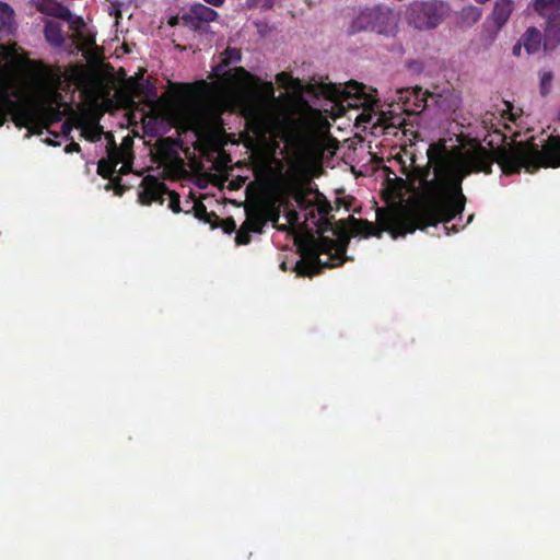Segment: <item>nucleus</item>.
Instances as JSON below:
<instances>
[{
    "label": "nucleus",
    "instance_id": "45",
    "mask_svg": "<svg viewBox=\"0 0 560 560\" xmlns=\"http://www.w3.org/2000/svg\"><path fill=\"white\" fill-rule=\"evenodd\" d=\"M100 138V133L89 137L91 141H94Z\"/></svg>",
    "mask_w": 560,
    "mask_h": 560
},
{
    "label": "nucleus",
    "instance_id": "26",
    "mask_svg": "<svg viewBox=\"0 0 560 560\" xmlns=\"http://www.w3.org/2000/svg\"><path fill=\"white\" fill-rule=\"evenodd\" d=\"M463 23L472 25L481 19V10L474 5L465 7L460 12Z\"/></svg>",
    "mask_w": 560,
    "mask_h": 560
},
{
    "label": "nucleus",
    "instance_id": "43",
    "mask_svg": "<svg viewBox=\"0 0 560 560\" xmlns=\"http://www.w3.org/2000/svg\"><path fill=\"white\" fill-rule=\"evenodd\" d=\"M177 23H178V18H177V16H173V18H171V19H170V21H168V24H170L171 26H174V25H176Z\"/></svg>",
    "mask_w": 560,
    "mask_h": 560
},
{
    "label": "nucleus",
    "instance_id": "7",
    "mask_svg": "<svg viewBox=\"0 0 560 560\" xmlns=\"http://www.w3.org/2000/svg\"><path fill=\"white\" fill-rule=\"evenodd\" d=\"M132 141L129 138L124 140V147L119 148L116 145L113 136H110V140L107 145V156L108 160H100L97 164V173L103 177L110 179L113 182L119 180V176L114 177L116 173V166L126 160V156L129 154L127 151V145Z\"/></svg>",
    "mask_w": 560,
    "mask_h": 560
},
{
    "label": "nucleus",
    "instance_id": "33",
    "mask_svg": "<svg viewBox=\"0 0 560 560\" xmlns=\"http://www.w3.org/2000/svg\"><path fill=\"white\" fill-rule=\"evenodd\" d=\"M70 22V27L74 31L80 32L84 26V20L81 16H72Z\"/></svg>",
    "mask_w": 560,
    "mask_h": 560
},
{
    "label": "nucleus",
    "instance_id": "50",
    "mask_svg": "<svg viewBox=\"0 0 560 560\" xmlns=\"http://www.w3.org/2000/svg\"><path fill=\"white\" fill-rule=\"evenodd\" d=\"M452 230H453V231H455V232H457V229H456V226H455V225H453Z\"/></svg>",
    "mask_w": 560,
    "mask_h": 560
},
{
    "label": "nucleus",
    "instance_id": "36",
    "mask_svg": "<svg viewBox=\"0 0 560 560\" xmlns=\"http://www.w3.org/2000/svg\"><path fill=\"white\" fill-rule=\"evenodd\" d=\"M80 150H81L80 145L74 141L70 142L65 148L66 153L80 152Z\"/></svg>",
    "mask_w": 560,
    "mask_h": 560
},
{
    "label": "nucleus",
    "instance_id": "9",
    "mask_svg": "<svg viewBox=\"0 0 560 560\" xmlns=\"http://www.w3.org/2000/svg\"><path fill=\"white\" fill-rule=\"evenodd\" d=\"M430 106L434 105L443 113H454L462 104L459 92L454 89H445L441 92H429Z\"/></svg>",
    "mask_w": 560,
    "mask_h": 560
},
{
    "label": "nucleus",
    "instance_id": "32",
    "mask_svg": "<svg viewBox=\"0 0 560 560\" xmlns=\"http://www.w3.org/2000/svg\"><path fill=\"white\" fill-rule=\"evenodd\" d=\"M184 22L186 25H188L191 30L198 31L200 30L201 22L200 21H194L192 14L189 12V14H186L183 16Z\"/></svg>",
    "mask_w": 560,
    "mask_h": 560
},
{
    "label": "nucleus",
    "instance_id": "28",
    "mask_svg": "<svg viewBox=\"0 0 560 560\" xmlns=\"http://www.w3.org/2000/svg\"><path fill=\"white\" fill-rule=\"evenodd\" d=\"M250 233H252L250 231H248L246 228L241 225V228L236 231L235 243L237 245H247V244H249L250 241H252Z\"/></svg>",
    "mask_w": 560,
    "mask_h": 560
},
{
    "label": "nucleus",
    "instance_id": "34",
    "mask_svg": "<svg viewBox=\"0 0 560 560\" xmlns=\"http://www.w3.org/2000/svg\"><path fill=\"white\" fill-rule=\"evenodd\" d=\"M285 217H287L288 222L291 225H295L299 222V220H300V215H299L298 211L294 210V209H289L287 211Z\"/></svg>",
    "mask_w": 560,
    "mask_h": 560
},
{
    "label": "nucleus",
    "instance_id": "40",
    "mask_svg": "<svg viewBox=\"0 0 560 560\" xmlns=\"http://www.w3.org/2000/svg\"><path fill=\"white\" fill-rule=\"evenodd\" d=\"M265 88H266L267 92L270 94V96H273L275 90H273L272 82H267L265 84Z\"/></svg>",
    "mask_w": 560,
    "mask_h": 560
},
{
    "label": "nucleus",
    "instance_id": "21",
    "mask_svg": "<svg viewBox=\"0 0 560 560\" xmlns=\"http://www.w3.org/2000/svg\"><path fill=\"white\" fill-rule=\"evenodd\" d=\"M192 209L197 219L210 224L211 229L218 228L219 217L214 212H208L207 207L201 201L195 202Z\"/></svg>",
    "mask_w": 560,
    "mask_h": 560
},
{
    "label": "nucleus",
    "instance_id": "31",
    "mask_svg": "<svg viewBox=\"0 0 560 560\" xmlns=\"http://www.w3.org/2000/svg\"><path fill=\"white\" fill-rule=\"evenodd\" d=\"M493 119H495V116L493 114L486 113V115L482 118V124L487 130H493L494 132H497L498 130L495 124H493Z\"/></svg>",
    "mask_w": 560,
    "mask_h": 560
},
{
    "label": "nucleus",
    "instance_id": "18",
    "mask_svg": "<svg viewBox=\"0 0 560 560\" xmlns=\"http://www.w3.org/2000/svg\"><path fill=\"white\" fill-rule=\"evenodd\" d=\"M192 14L194 21H200L201 23H210L215 21L219 18V14L215 10L202 4L195 3L190 7V11Z\"/></svg>",
    "mask_w": 560,
    "mask_h": 560
},
{
    "label": "nucleus",
    "instance_id": "25",
    "mask_svg": "<svg viewBox=\"0 0 560 560\" xmlns=\"http://www.w3.org/2000/svg\"><path fill=\"white\" fill-rule=\"evenodd\" d=\"M316 201L314 206V211L316 210L320 215V220H326V217L332 210L330 202L318 191H315Z\"/></svg>",
    "mask_w": 560,
    "mask_h": 560
},
{
    "label": "nucleus",
    "instance_id": "44",
    "mask_svg": "<svg viewBox=\"0 0 560 560\" xmlns=\"http://www.w3.org/2000/svg\"><path fill=\"white\" fill-rule=\"evenodd\" d=\"M236 72H238V73H241V74H243V75H247V77H249V75H250V74H249V73H248L244 68H242V67L236 68Z\"/></svg>",
    "mask_w": 560,
    "mask_h": 560
},
{
    "label": "nucleus",
    "instance_id": "24",
    "mask_svg": "<svg viewBox=\"0 0 560 560\" xmlns=\"http://www.w3.org/2000/svg\"><path fill=\"white\" fill-rule=\"evenodd\" d=\"M46 13L63 21H71L72 18L71 11L58 1H50Z\"/></svg>",
    "mask_w": 560,
    "mask_h": 560
},
{
    "label": "nucleus",
    "instance_id": "47",
    "mask_svg": "<svg viewBox=\"0 0 560 560\" xmlns=\"http://www.w3.org/2000/svg\"><path fill=\"white\" fill-rule=\"evenodd\" d=\"M281 268H282L283 270H287V265H285V262H282V264H281Z\"/></svg>",
    "mask_w": 560,
    "mask_h": 560
},
{
    "label": "nucleus",
    "instance_id": "38",
    "mask_svg": "<svg viewBox=\"0 0 560 560\" xmlns=\"http://www.w3.org/2000/svg\"><path fill=\"white\" fill-rule=\"evenodd\" d=\"M207 4L220 8L224 4L225 0H203Z\"/></svg>",
    "mask_w": 560,
    "mask_h": 560
},
{
    "label": "nucleus",
    "instance_id": "12",
    "mask_svg": "<svg viewBox=\"0 0 560 560\" xmlns=\"http://www.w3.org/2000/svg\"><path fill=\"white\" fill-rule=\"evenodd\" d=\"M374 8H366L360 11L350 22L348 33L353 35L360 32H371Z\"/></svg>",
    "mask_w": 560,
    "mask_h": 560
},
{
    "label": "nucleus",
    "instance_id": "5",
    "mask_svg": "<svg viewBox=\"0 0 560 560\" xmlns=\"http://www.w3.org/2000/svg\"><path fill=\"white\" fill-rule=\"evenodd\" d=\"M393 103L407 115L420 114L430 107L429 91L420 86L400 89L396 91Z\"/></svg>",
    "mask_w": 560,
    "mask_h": 560
},
{
    "label": "nucleus",
    "instance_id": "46",
    "mask_svg": "<svg viewBox=\"0 0 560 560\" xmlns=\"http://www.w3.org/2000/svg\"><path fill=\"white\" fill-rule=\"evenodd\" d=\"M228 51H229V52H231V54H234V52H235V54H237V58H240V54H238V51H236L235 49L228 50Z\"/></svg>",
    "mask_w": 560,
    "mask_h": 560
},
{
    "label": "nucleus",
    "instance_id": "35",
    "mask_svg": "<svg viewBox=\"0 0 560 560\" xmlns=\"http://www.w3.org/2000/svg\"><path fill=\"white\" fill-rule=\"evenodd\" d=\"M404 121H405V118H402L399 114L393 115L390 117V121H389L388 126L397 127V126L402 125Z\"/></svg>",
    "mask_w": 560,
    "mask_h": 560
},
{
    "label": "nucleus",
    "instance_id": "6",
    "mask_svg": "<svg viewBox=\"0 0 560 560\" xmlns=\"http://www.w3.org/2000/svg\"><path fill=\"white\" fill-rule=\"evenodd\" d=\"M277 83L287 90H293L296 92H305L316 97L323 96L326 98L334 100L338 96L339 88L331 84H303L300 79L293 78L291 73L282 71L276 75Z\"/></svg>",
    "mask_w": 560,
    "mask_h": 560
},
{
    "label": "nucleus",
    "instance_id": "29",
    "mask_svg": "<svg viewBox=\"0 0 560 560\" xmlns=\"http://www.w3.org/2000/svg\"><path fill=\"white\" fill-rule=\"evenodd\" d=\"M552 72L546 71L540 74V93L541 95H547L550 91L551 81H552Z\"/></svg>",
    "mask_w": 560,
    "mask_h": 560
},
{
    "label": "nucleus",
    "instance_id": "41",
    "mask_svg": "<svg viewBox=\"0 0 560 560\" xmlns=\"http://www.w3.org/2000/svg\"><path fill=\"white\" fill-rule=\"evenodd\" d=\"M128 85H130L131 88H138L139 83L137 82L136 79L133 78H130L128 81H127Z\"/></svg>",
    "mask_w": 560,
    "mask_h": 560
},
{
    "label": "nucleus",
    "instance_id": "42",
    "mask_svg": "<svg viewBox=\"0 0 560 560\" xmlns=\"http://www.w3.org/2000/svg\"><path fill=\"white\" fill-rule=\"evenodd\" d=\"M358 119L360 121H369L371 119V115H364V114H361Z\"/></svg>",
    "mask_w": 560,
    "mask_h": 560
},
{
    "label": "nucleus",
    "instance_id": "4",
    "mask_svg": "<svg viewBox=\"0 0 560 560\" xmlns=\"http://www.w3.org/2000/svg\"><path fill=\"white\" fill-rule=\"evenodd\" d=\"M406 19L415 28L431 30L441 23L442 14L435 2L419 1L409 5Z\"/></svg>",
    "mask_w": 560,
    "mask_h": 560
},
{
    "label": "nucleus",
    "instance_id": "1",
    "mask_svg": "<svg viewBox=\"0 0 560 560\" xmlns=\"http://www.w3.org/2000/svg\"><path fill=\"white\" fill-rule=\"evenodd\" d=\"M427 155L428 165L415 167L408 177L418 200L406 214L377 209L376 223L353 215L339 221L337 267L348 260V230L352 236L381 237L383 232H389L397 238L453 221L464 212L467 202L462 187L464 179L474 173L491 174L493 163L508 175L522 168L535 173L539 168L560 167V136H550L541 148L528 141L517 142L513 148L488 150L477 139H470L467 145L448 149L444 141H439L430 144Z\"/></svg>",
    "mask_w": 560,
    "mask_h": 560
},
{
    "label": "nucleus",
    "instance_id": "11",
    "mask_svg": "<svg viewBox=\"0 0 560 560\" xmlns=\"http://www.w3.org/2000/svg\"><path fill=\"white\" fill-rule=\"evenodd\" d=\"M544 30V49L553 50L560 44V13L546 16Z\"/></svg>",
    "mask_w": 560,
    "mask_h": 560
},
{
    "label": "nucleus",
    "instance_id": "49",
    "mask_svg": "<svg viewBox=\"0 0 560 560\" xmlns=\"http://www.w3.org/2000/svg\"><path fill=\"white\" fill-rule=\"evenodd\" d=\"M474 219V214H470L468 218V222H470Z\"/></svg>",
    "mask_w": 560,
    "mask_h": 560
},
{
    "label": "nucleus",
    "instance_id": "14",
    "mask_svg": "<svg viewBox=\"0 0 560 560\" xmlns=\"http://www.w3.org/2000/svg\"><path fill=\"white\" fill-rule=\"evenodd\" d=\"M513 11V2L512 0H497L494 3L492 18L500 30L510 19L511 13Z\"/></svg>",
    "mask_w": 560,
    "mask_h": 560
},
{
    "label": "nucleus",
    "instance_id": "3",
    "mask_svg": "<svg viewBox=\"0 0 560 560\" xmlns=\"http://www.w3.org/2000/svg\"><path fill=\"white\" fill-rule=\"evenodd\" d=\"M168 196V208L174 213H179L180 196L176 191H172L165 183L159 180L156 177L148 175L142 180V190L139 191V201L142 205L150 206L152 202L164 203V196Z\"/></svg>",
    "mask_w": 560,
    "mask_h": 560
},
{
    "label": "nucleus",
    "instance_id": "48",
    "mask_svg": "<svg viewBox=\"0 0 560 560\" xmlns=\"http://www.w3.org/2000/svg\"><path fill=\"white\" fill-rule=\"evenodd\" d=\"M510 119L513 120V121L515 120V117H514L513 114L510 115Z\"/></svg>",
    "mask_w": 560,
    "mask_h": 560
},
{
    "label": "nucleus",
    "instance_id": "10",
    "mask_svg": "<svg viewBox=\"0 0 560 560\" xmlns=\"http://www.w3.org/2000/svg\"><path fill=\"white\" fill-rule=\"evenodd\" d=\"M10 92H18L19 96L13 97V100L19 101V102H24V103L28 104V106H31V108L33 109V115L30 118V120L26 122L25 127H27L30 124H34L38 119H40L45 122H48V124L57 122V121L61 120L62 113L60 112V109L58 107L48 104V105L42 106L39 108H36L28 101L21 98V92L19 89H14V90L10 89ZM22 128H24V126Z\"/></svg>",
    "mask_w": 560,
    "mask_h": 560
},
{
    "label": "nucleus",
    "instance_id": "13",
    "mask_svg": "<svg viewBox=\"0 0 560 560\" xmlns=\"http://www.w3.org/2000/svg\"><path fill=\"white\" fill-rule=\"evenodd\" d=\"M242 225L250 232L261 233L266 225L264 211L259 210L257 206L246 208V219Z\"/></svg>",
    "mask_w": 560,
    "mask_h": 560
},
{
    "label": "nucleus",
    "instance_id": "51",
    "mask_svg": "<svg viewBox=\"0 0 560 560\" xmlns=\"http://www.w3.org/2000/svg\"><path fill=\"white\" fill-rule=\"evenodd\" d=\"M559 119H560V109H559Z\"/></svg>",
    "mask_w": 560,
    "mask_h": 560
},
{
    "label": "nucleus",
    "instance_id": "22",
    "mask_svg": "<svg viewBox=\"0 0 560 560\" xmlns=\"http://www.w3.org/2000/svg\"><path fill=\"white\" fill-rule=\"evenodd\" d=\"M311 194H315V191H313L312 189H307V190L301 189V190H298L293 195V198L300 209L310 211L306 215H310L313 219V218H315V213H314L315 201H313L308 198V195H311Z\"/></svg>",
    "mask_w": 560,
    "mask_h": 560
},
{
    "label": "nucleus",
    "instance_id": "2",
    "mask_svg": "<svg viewBox=\"0 0 560 560\" xmlns=\"http://www.w3.org/2000/svg\"><path fill=\"white\" fill-rule=\"evenodd\" d=\"M18 92H10V85L5 82L0 84V127L4 126L8 117L11 116L13 124L22 128L33 115V109L24 102L14 101Z\"/></svg>",
    "mask_w": 560,
    "mask_h": 560
},
{
    "label": "nucleus",
    "instance_id": "19",
    "mask_svg": "<svg viewBox=\"0 0 560 560\" xmlns=\"http://www.w3.org/2000/svg\"><path fill=\"white\" fill-rule=\"evenodd\" d=\"M533 8L541 18H546L560 13V0H533Z\"/></svg>",
    "mask_w": 560,
    "mask_h": 560
},
{
    "label": "nucleus",
    "instance_id": "17",
    "mask_svg": "<svg viewBox=\"0 0 560 560\" xmlns=\"http://www.w3.org/2000/svg\"><path fill=\"white\" fill-rule=\"evenodd\" d=\"M44 35L46 40L54 47H60L65 43L61 26L58 22L51 20L46 21Z\"/></svg>",
    "mask_w": 560,
    "mask_h": 560
},
{
    "label": "nucleus",
    "instance_id": "27",
    "mask_svg": "<svg viewBox=\"0 0 560 560\" xmlns=\"http://www.w3.org/2000/svg\"><path fill=\"white\" fill-rule=\"evenodd\" d=\"M275 0H246L248 9L270 10L273 8Z\"/></svg>",
    "mask_w": 560,
    "mask_h": 560
},
{
    "label": "nucleus",
    "instance_id": "39",
    "mask_svg": "<svg viewBox=\"0 0 560 560\" xmlns=\"http://www.w3.org/2000/svg\"><path fill=\"white\" fill-rule=\"evenodd\" d=\"M121 163H122V165H121V167H120V170H119V173H120V174H127V173H129V171L131 170V164H129V163H127V162H125V161H124V162H121Z\"/></svg>",
    "mask_w": 560,
    "mask_h": 560
},
{
    "label": "nucleus",
    "instance_id": "37",
    "mask_svg": "<svg viewBox=\"0 0 560 560\" xmlns=\"http://www.w3.org/2000/svg\"><path fill=\"white\" fill-rule=\"evenodd\" d=\"M524 47L522 40L517 42L513 48H512V54L515 56V57H520L521 54H522V48Z\"/></svg>",
    "mask_w": 560,
    "mask_h": 560
},
{
    "label": "nucleus",
    "instance_id": "20",
    "mask_svg": "<svg viewBox=\"0 0 560 560\" xmlns=\"http://www.w3.org/2000/svg\"><path fill=\"white\" fill-rule=\"evenodd\" d=\"M258 209L264 211V214L266 217V223L268 221L272 223H277L280 218V207L278 199L272 198L265 200L264 202L257 205Z\"/></svg>",
    "mask_w": 560,
    "mask_h": 560
},
{
    "label": "nucleus",
    "instance_id": "15",
    "mask_svg": "<svg viewBox=\"0 0 560 560\" xmlns=\"http://www.w3.org/2000/svg\"><path fill=\"white\" fill-rule=\"evenodd\" d=\"M364 89L365 86L358 82H350L347 84L342 93L345 95V101H347L349 106L359 107L369 102L366 98L360 103L357 102L361 101L362 96L364 95Z\"/></svg>",
    "mask_w": 560,
    "mask_h": 560
},
{
    "label": "nucleus",
    "instance_id": "30",
    "mask_svg": "<svg viewBox=\"0 0 560 560\" xmlns=\"http://www.w3.org/2000/svg\"><path fill=\"white\" fill-rule=\"evenodd\" d=\"M218 228H221L224 233L231 234L236 230L235 220L232 217L218 221Z\"/></svg>",
    "mask_w": 560,
    "mask_h": 560
},
{
    "label": "nucleus",
    "instance_id": "8",
    "mask_svg": "<svg viewBox=\"0 0 560 560\" xmlns=\"http://www.w3.org/2000/svg\"><path fill=\"white\" fill-rule=\"evenodd\" d=\"M398 20V15L392 9L383 5L374 7L371 32L393 37L397 33Z\"/></svg>",
    "mask_w": 560,
    "mask_h": 560
},
{
    "label": "nucleus",
    "instance_id": "23",
    "mask_svg": "<svg viewBox=\"0 0 560 560\" xmlns=\"http://www.w3.org/2000/svg\"><path fill=\"white\" fill-rule=\"evenodd\" d=\"M14 10L7 2H0V24L2 28L11 31L14 25Z\"/></svg>",
    "mask_w": 560,
    "mask_h": 560
},
{
    "label": "nucleus",
    "instance_id": "16",
    "mask_svg": "<svg viewBox=\"0 0 560 560\" xmlns=\"http://www.w3.org/2000/svg\"><path fill=\"white\" fill-rule=\"evenodd\" d=\"M524 48L528 55L535 54L540 49L542 35L536 27H529L521 38Z\"/></svg>",
    "mask_w": 560,
    "mask_h": 560
}]
</instances>
